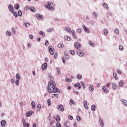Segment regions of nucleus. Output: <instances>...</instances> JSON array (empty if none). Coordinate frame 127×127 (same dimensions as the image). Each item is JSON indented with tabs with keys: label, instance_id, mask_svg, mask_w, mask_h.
Wrapping results in <instances>:
<instances>
[{
	"label": "nucleus",
	"instance_id": "1",
	"mask_svg": "<svg viewBox=\"0 0 127 127\" xmlns=\"http://www.w3.org/2000/svg\"><path fill=\"white\" fill-rule=\"evenodd\" d=\"M51 79L48 83V91L49 93H57L59 89L56 88V83L53 81L54 78L51 77Z\"/></svg>",
	"mask_w": 127,
	"mask_h": 127
},
{
	"label": "nucleus",
	"instance_id": "2",
	"mask_svg": "<svg viewBox=\"0 0 127 127\" xmlns=\"http://www.w3.org/2000/svg\"><path fill=\"white\" fill-rule=\"evenodd\" d=\"M8 8L9 11H10V12H11L14 15L15 17H17V14L16 13V12L14 11L13 6L12 4H9L8 5Z\"/></svg>",
	"mask_w": 127,
	"mask_h": 127
},
{
	"label": "nucleus",
	"instance_id": "3",
	"mask_svg": "<svg viewBox=\"0 0 127 127\" xmlns=\"http://www.w3.org/2000/svg\"><path fill=\"white\" fill-rule=\"evenodd\" d=\"M74 45L75 49H77V50H80V49H81V44H80V43L78 42H75L74 43Z\"/></svg>",
	"mask_w": 127,
	"mask_h": 127
},
{
	"label": "nucleus",
	"instance_id": "4",
	"mask_svg": "<svg viewBox=\"0 0 127 127\" xmlns=\"http://www.w3.org/2000/svg\"><path fill=\"white\" fill-rule=\"evenodd\" d=\"M46 7L50 10H54V8L51 6V2H49L48 5H46Z\"/></svg>",
	"mask_w": 127,
	"mask_h": 127
},
{
	"label": "nucleus",
	"instance_id": "5",
	"mask_svg": "<svg viewBox=\"0 0 127 127\" xmlns=\"http://www.w3.org/2000/svg\"><path fill=\"white\" fill-rule=\"evenodd\" d=\"M49 51L51 55H53L54 54V49L52 46H50L49 48Z\"/></svg>",
	"mask_w": 127,
	"mask_h": 127
},
{
	"label": "nucleus",
	"instance_id": "6",
	"mask_svg": "<svg viewBox=\"0 0 127 127\" xmlns=\"http://www.w3.org/2000/svg\"><path fill=\"white\" fill-rule=\"evenodd\" d=\"M22 122L24 127H29V124L26 123V121H25V120L23 118L22 119Z\"/></svg>",
	"mask_w": 127,
	"mask_h": 127
},
{
	"label": "nucleus",
	"instance_id": "7",
	"mask_svg": "<svg viewBox=\"0 0 127 127\" xmlns=\"http://www.w3.org/2000/svg\"><path fill=\"white\" fill-rule=\"evenodd\" d=\"M58 110H60L61 112H64V107L63 105L60 104L58 105Z\"/></svg>",
	"mask_w": 127,
	"mask_h": 127
},
{
	"label": "nucleus",
	"instance_id": "8",
	"mask_svg": "<svg viewBox=\"0 0 127 127\" xmlns=\"http://www.w3.org/2000/svg\"><path fill=\"white\" fill-rule=\"evenodd\" d=\"M77 54L80 57H82L84 56V54L83 53V51H78L77 52Z\"/></svg>",
	"mask_w": 127,
	"mask_h": 127
},
{
	"label": "nucleus",
	"instance_id": "9",
	"mask_svg": "<svg viewBox=\"0 0 127 127\" xmlns=\"http://www.w3.org/2000/svg\"><path fill=\"white\" fill-rule=\"evenodd\" d=\"M47 68V63H45L42 65V70H46Z\"/></svg>",
	"mask_w": 127,
	"mask_h": 127
},
{
	"label": "nucleus",
	"instance_id": "10",
	"mask_svg": "<svg viewBox=\"0 0 127 127\" xmlns=\"http://www.w3.org/2000/svg\"><path fill=\"white\" fill-rule=\"evenodd\" d=\"M102 91H103L105 94H108L109 93V90L106 89V86H102Z\"/></svg>",
	"mask_w": 127,
	"mask_h": 127
},
{
	"label": "nucleus",
	"instance_id": "11",
	"mask_svg": "<svg viewBox=\"0 0 127 127\" xmlns=\"http://www.w3.org/2000/svg\"><path fill=\"white\" fill-rule=\"evenodd\" d=\"M32 114H33V112L32 111H30L26 113V116H27V117H31L32 116Z\"/></svg>",
	"mask_w": 127,
	"mask_h": 127
},
{
	"label": "nucleus",
	"instance_id": "12",
	"mask_svg": "<svg viewBox=\"0 0 127 127\" xmlns=\"http://www.w3.org/2000/svg\"><path fill=\"white\" fill-rule=\"evenodd\" d=\"M36 16L38 19H41V18H43V15L40 14H36Z\"/></svg>",
	"mask_w": 127,
	"mask_h": 127
},
{
	"label": "nucleus",
	"instance_id": "13",
	"mask_svg": "<svg viewBox=\"0 0 127 127\" xmlns=\"http://www.w3.org/2000/svg\"><path fill=\"white\" fill-rule=\"evenodd\" d=\"M83 105H84V107L86 110L89 109V107H88V104H87V101H84Z\"/></svg>",
	"mask_w": 127,
	"mask_h": 127
},
{
	"label": "nucleus",
	"instance_id": "14",
	"mask_svg": "<svg viewBox=\"0 0 127 127\" xmlns=\"http://www.w3.org/2000/svg\"><path fill=\"white\" fill-rule=\"evenodd\" d=\"M83 28L85 32H87V33H89V32H90V31H89V29H88V28H87V27H86L85 26H83Z\"/></svg>",
	"mask_w": 127,
	"mask_h": 127
},
{
	"label": "nucleus",
	"instance_id": "15",
	"mask_svg": "<svg viewBox=\"0 0 127 127\" xmlns=\"http://www.w3.org/2000/svg\"><path fill=\"white\" fill-rule=\"evenodd\" d=\"M71 33L72 35L73 36V38H74V39H77V35L75 34V31H72Z\"/></svg>",
	"mask_w": 127,
	"mask_h": 127
},
{
	"label": "nucleus",
	"instance_id": "16",
	"mask_svg": "<svg viewBox=\"0 0 127 127\" xmlns=\"http://www.w3.org/2000/svg\"><path fill=\"white\" fill-rule=\"evenodd\" d=\"M52 98H56V99H58V98L59 97V95L58 94H52Z\"/></svg>",
	"mask_w": 127,
	"mask_h": 127
},
{
	"label": "nucleus",
	"instance_id": "17",
	"mask_svg": "<svg viewBox=\"0 0 127 127\" xmlns=\"http://www.w3.org/2000/svg\"><path fill=\"white\" fill-rule=\"evenodd\" d=\"M64 30H65V31H67V32H72V30L69 27H65L64 28Z\"/></svg>",
	"mask_w": 127,
	"mask_h": 127
},
{
	"label": "nucleus",
	"instance_id": "18",
	"mask_svg": "<svg viewBox=\"0 0 127 127\" xmlns=\"http://www.w3.org/2000/svg\"><path fill=\"white\" fill-rule=\"evenodd\" d=\"M89 90H90V91L91 92H94V87H93L92 84H90V85H89Z\"/></svg>",
	"mask_w": 127,
	"mask_h": 127
},
{
	"label": "nucleus",
	"instance_id": "19",
	"mask_svg": "<svg viewBox=\"0 0 127 127\" xmlns=\"http://www.w3.org/2000/svg\"><path fill=\"white\" fill-rule=\"evenodd\" d=\"M64 39L67 41H71V37H68V36H65Z\"/></svg>",
	"mask_w": 127,
	"mask_h": 127
},
{
	"label": "nucleus",
	"instance_id": "20",
	"mask_svg": "<svg viewBox=\"0 0 127 127\" xmlns=\"http://www.w3.org/2000/svg\"><path fill=\"white\" fill-rule=\"evenodd\" d=\"M56 120L57 122H58V123H59L61 120V118L60 117V116L57 115Z\"/></svg>",
	"mask_w": 127,
	"mask_h": 127
},
{
	"label": "nucleus",
	"instance_id": "21",
	"mask_svg": "<svg viewBox=\"0 0 127 127\" xmlns=\"http://www.w3.org/2000/svg\"><path fill=\"white\" fill-rule=\"evenodd\" d=\"M14 6L15 10H17L19 8L20 6L18 4H16L15 5H14Z\"/></svg>",
	"mask_w": 127,
	"mask_h": 127
},
{
	"label": "nucleus",
	"instance_id": "22",
	"mask_svg": "<svg viewBox=\"0 0 127 127\" xmlns=\"http://www.w3.org/2000/svg\"><path fill=\"white\" fill-rule=\"evenodd\" d=\"M74 87H78L79 90H81V84L80 83H76L74 84Z\"/></svg>",
	"mask_w": 127,
	"mask_h": 127
},
{
	"label": "nucleus",
	"instance_id": "23",
	"mask_svg": "<svg viewBox=\"0 0 127 127\" xmlns=\"http://www.w3.org/2000/svg\"><path fill=\"white\" fill-rule=\"evenodd\" d=\"M114 32L115 33V34H116L117 35H119V34H120V31H119V29L116 28L114 30Z\"/></svg>",
	"mask_w": 127,
	"mask_h": 127
},
{
	"label": "nucleus",
	"instance_id": "24",
	"mask_svg": "<svg viewBox=\"0 0 127 127\" xmlns=\"http://www.w3.org/2000/svg\"><path fill=\"white\" fill-rule=\"evenodd\" d=\"M91 109L92 112H95V111H96V110H95V109H96V106H95V105H92L91 106Z\"/></svg>",
	"mask_w": 127,
	"mask_h": 127
},
{
	"label": "nucleus",
	"instance_id": "25",
	"mask_svg": "<svg viewBox=\"0 0 127 127\" xmlns=\"http://www.w3.org/2000/svg\"><path fill=\"white\" fill-rule=\"evenodd\" d=\"M5 124H6L5 121L2 120L1 122V125L2 126V127H4V126H5Z\"/></svg>",
	"mask_w": 127,
	"mask_h": 127
},
{
	"label": "nucleus",
	"instance_id": "26",
	"mask_svg": "<svg viewBox=\"0 0 127 127\" xmlns=\"http://www.w3.org/2000/svg\"><path fill=\"white\" fill-rule=\"evenodd\" d=\"M15 78L17 80H20V75L19 73L16 74Z\"/></svg>",
	"mask_w": 127,
	"mask_h": 127
},
{
	"label": "nucleus",
	"instance_id": "27",
	"mask_svg": "<svg viewBox=\"0 0 127 127\" xmlns=\"http://www.w3.org/2000/svg\"><path fill=\"white\" fill-rule=\"evenodd\" d=\"M112 88L113 90H116L117 89V84L116 83H112Z\"/></svg>",
	"mask_w": 127,
	"mask_h": 127
},
{
	"label": "nucleus",
	"instance_id": "28",
	"mask_svg": "<svg viewBox=\"0 0 127 127\" xmlns=\"http://www.w3.org/2000/svg\"><path fill=\"white\" fill-rule=\"evenodd\" d=\"M108 33H109V31H108V29H105L104 30V35H105V36L107 35Z\"/></svg>",
	"mask_w": 127,
	"mask_h": 127
},
{
	"label": "nucleus",
	"instance_id": "29",
	"mask_svg": "<svg viewBox=\"0 0 127 127\" xmlns=\"http://www.w3.org/2000/svg\"><path fill=\"white\" fill-rule=\"evenodd\" d=\"M89 44L92 46V47H95V44H94L92 41H89Z\"/></svg>",
	"mask_w": 127,
	"mask_h": 127
},
{
	"label": "nucleus",
	"instance_id": "30",
	"mask_svg": "<svg viewBox=\"0 0 127 127\" xmlns=\"http://www.w3.org/2000/svg\"><path fill=\"white\" fill-rule=\"evenodd\" d=\"M37 107L38 112H39V111H40V109H41V105L39 104L37 105Z\"/></svg>",
	"mask_w": 127,
	"mask_h": 127
},
{
	"label": "nucleus",
	"instance_id": "31",
	"mask_svg": "<svg viewBox=\"0 0 127 127\" xmlns=\"http://www.w3.org/2000/svg\"><path fill=\"white\" fill-rule=\"evenodd\" d=\"M24 25H25V27H29L30 26V24L28 22H26L24 23Z\"/></svg>",
	"mask_w": 127,
	"mask_h": 127
},
{
	"label": "nucleus",
	"instance_id": "32",
	"mask_svg": "<svg viewBox=\"0 0 127 127\" xmlns=\"http://www.w3.org/2000/svg\"><path fill=\"white\" fill-rule=\"evenodd\" d=\"M123 104H124V105H125V106H126V107H127V101L126 100H123L122 101Z\"/></svg>",
	"mask_w": 127,
	"mask_h": 127
},
{
	"label": "nucleus",
	"instance_id": "33",
	"mask_svg": "<svg viewBox=\"0 0 127 127\" xmlns=\"http://www.w3.org/2000/svg\"><path fill=\"white\" fill-rule=\"evenodd\" d=\"M39 33L40 35H42L43 37H45V33L43 31H40Z\"/></svg>",
	"mask_w": 127,
	"mask_h": 127
},
{
	"label": "nucleus",
	"instance_id": "34",
	"mask_svg": "<svg viewBox=\"0 0 127 127\" xmlns=\"http://www.w3.org/2000/svg\"><path fill=\"white\" fill-rule=\"evenodd\" d=\"M31 106L33 109H35V103L34 102L32 101L31 102Z\"/></svg>",
	"mask_w": 127,
	"mask_h": 127
},
{
	"label": "nucleus",
	"instance_id": "35",
	"mask_svg": "<svg viewBox=\"0 0 127 127\" xmlns=\"http://www.w3.org/2000/svg\"><path fill=\"white\" fill-rule=\"evenodd\" d=\"M64 57L65 58V59H66L67 60H68V59H69V57L68 55H67V54H66V53H64Z\"/></svg>",
	"mask_w": 127,
	"mask_h": 127
},
{
	"label": "nucleus",
	"instance_id": "36",
	"mask_svg": "<svg viewBox=\"0 0 127 127\" xmlns=\"http://www.w3.org/2000/svg\"><path fill=\"white\" fill-rule=\"evenodd\" d=\"M70 103H71L72 105H74V106H75V105H76V103H75V101L74 100H73V99L70 100Z\"/></svg>",
	"mask_w": 127,
	"mask_h": 127
},
{
	"label": "nucleus",
	"instance_id": "37",
	"mask_svg": "<svg viewBox=\"0 0 127 127\" xmlns=\"http://www.w3.org/2000/svg\"><path fill=\"white\" fill-rule=\"evenodd\" d=\"M65 81L67 82V83H70V82L72 81V79H71V78H65Z\"/></svg>",
	"mask_w": 127,
	"mask_h": 127
},
{
	"label": "nucleus",
	"instance_id": "38",
	"mask_svg": "<svg viewBox=\"0 0 127 127\" xmlns=\"http://www.w3.org/2000/svg\"><path fill=\"white\" fill-rule=\"evenodd\" d=\"M100 124L101 127H104V121L100 120Z\"/></svg>",
	"mask_w": 127,
	"mask_h": 127
},
{
	"label": "nucleus",
	"instance_id": "39",
	"mask_svg": "<svg viewBox=\"0 0 127 127\" xmlns=\"http://www.w3.org/2000/svg\"><path fill=\"white\" fill-rule=\"evenodd\" d=\"M53 30H54V28H49L47 30L48 32H52V31H53Z\"/></svg>",
	"mask_w": 127,
	"mask_h": 127
},
{
	"label": "nucleus",
	"instance_id": "40",
	"mask_svg": "<svg viewBox=\"0 0 127 127\" xmlns=\"http://www.w3.org/2000/svg\"><path fill=\"white\" fill-rule=\"evenodd\" d=\"M76 78L77 79H78V80H81V79H82V75L77 74L76 76Z\"/></svg>",
	"mask_w": 127,
	"mask_h": 127
},
{
	"label": "nucleus",
	"instance_id": "41",
	"mask_svg": "<svg viewBox=\"0 0 127 127\" xmlns=\"http://www.w3.org/2000/svg\"><path fill=\"white\" fill-rule=\"evenodd\" d=\"M113 76H114V78H115V80H118L119 79V78H118L117 73H116L115 72L113 73Z\"/></svg>",
	"mask_w": 127,
	"mask_h": 127
},
{
	"label": "nucleus",
	"instance_id": "42",
	"mask_svg": "<svg viewBox=\"0 0 127 127\" xmlns=\"http://www.w3.org/2000/svg\"><path fill=\"white\" fill-rule=\"evenodd\" d=\"M18 15H19V16H21L22 15V12L20 10L18 11Z\"/></svg>",
	"mask_w": 127,
	"mask_h": 127
},
{
	"label": "nucleus",
	"instance_id": "43",
	"mask_svg": "<svg viewBox=\"0 0 127 127\" xmlns=\"http://www.w3.org/2000/svg\"><path fill=\"white\" fill-rule=\"evenodd\" d=\"M59 48H63V47H64V45L63 44H59L58 45Z\"/></svg>",
	"mask_w": 127,
	"mask_h": 127
},
{
	"label": "nucleus",
	"instance_id": "44",
	"mask_svg": "<svg viewBox=\"0 0 127 127\" xmlns=\"http://www.w3.org/2000/svg\"><path fill=\"white\" fill-rule=\"evenodd\" d=\"M6 35H7V36H11V32H10L9 31H7L6 32Z\"/></svg>",
	"mask_w": 127,
	"mask_h": 127
},
{
	"label": "nucleus",
	"instance_id": "45",
	"mask_svg": "<svg viewBox=\"0 0 127 127\" xmlns=\"http://www.w3.org/2000/svg\"><path fill=\"white\" fill-rule=\"evenodd\" d=\"M30 10L31 11H32L33 12H35V8H34V7H31L30 8Z\"/></svg>",
	"mask_w": 127,
	"mask_h": 127
},
{
	"label": "nucleus",
	"instance_id": "46",
	"mask_svg": "<svg viewBox=\"0 0 127 127\" xmlns=\"http://www.w3.org/2000/svg\"><path fill=\"white\" fill-rule=\"evenodd\" d=\"M123 84H124V81L121 80L119 82V85H120V87H123Z\"/></svg>",
	"mask_w": 127,
	"mask_h": 127
},
{
	"label": "nucleus",
	"instance_id": "47",
	"mask_svg": "<svg viewBox=\"0 0 127 127\" xmlns=\"http://www.w3.org/2000/svg\"><path fill=\"white\" fill-rule=\"evenodd\" d=\"M119 49L120 50H121V51H123V50H124V47L123 46V45L119 46Z\"/></svg>",
	"mask_w": 127,
	"mask_h": 127
},
{
	"label": "nucleus",
	"instance_id": "48",
	"mask_svg": "<svg viewBox=\"0 0 127 127\" xmlns=\"http://www.w3.org/2000/svg\"><path fill=\"white\" fill-rule=\"evenodd\" d=\"M57 71L58 72V75H60V74H61V72H60V68H59V67L57 68Z\"/></svg>",
	"mask_w": 127,
	"mask_h": 127
},
{
	"label": "nucleus",
	"instance_id": "49",
	"mask_svg": "<svg viewBox=\"0 0 127 127\" xmlns=\"http://www.w3.org/2000/svg\"><path fill=\"white\" fill-rule=\"evenodd\" d=\"M47 102L48 106H51V100L50 99H48Z\"/></svg>",
	"mask_w": 127,
	"mask_h": 127
},
{
	"label": "nucleus",
	"instance_id": "50",
	"mask_svg": "<svg viewBox=\"0 0 127 127\" xmlns=\"http://www.w3.org/2000/svg\"><path fill=\"white\" fill-rule=\"evenodd\" d=\"M19 80L18 79H16L15 81V84L16 85V86H18V85H19Z\"/></svg>",
	"mask_w": 127,
	"mask_h": 127
},
{
	"label": "nucleus",
	"instance_id": "51",
	"mask_svg": "<svg viewBox=\"0 0 127 127\" xmlns=\"http://www.w3.org/2000/svg\"><path fill=\"white\" fill-rule=\"evenodd\" d=\"M103 6H104V7H105L106 8H109V6L108 5V4L104 3L103 4Z\"/></svg>",
	"mask_w": 127,
	"mask_h": 127
},
{
	"label": "nucleus",
	"instance_id": "52",
	"mask_svg": "<svg viewBox=\"0 0 127 127\" xmlns=\"http://www.w3.org/2000/svg\"><path fill=\"white\" fill-rule=\"evenodd\" d=\"M70 54H71V55H73V56L75 55V52L73 50H70Z\"/></svg>",
	"mask_w": 127,
	"mask_h": 127
},
{
	"label": "nucleus",
	"instance_id": "53",
	"mask_svg": "<svg viewBox=\"0 0 127 127\" xmlns=\"http://www.w3.org/2000/svg\"><path fill=\"white\" fill-rule=\"evenodd\" d=\"M68 120H70V121H72L73 120V116L71 115L68 116Z\"/></svg>",
	"mask_w": 127,
	"mask_h": 127
},
{
	"label": "nucleus",
	"instance_id": "54",
	"mask_svg": "<svg viewBox=\"0 0 127 127\" xmlns=\"http://www.w3.org/2000/svg\"><path fill=\"white\" fill-rule=\"evenodd\" d=\"M56 127H61V124L58 122L56 126Z\"/></svg>",
	"mask_w": 127,
	"mask_h": 127
},
{
	"label": "nucleus",
	"instance_id": "55",
	"mask_svg": "<svg viewBox=\"0 0 127 127\" xmlns=\"http://www.w3.org/2000/svg\"><path fill=\"white\" fill-rule=\"evenodd\" d=\"M76 120L79 122L81 120V117H80L79 116H76Z\"/></svg>",
	"mask_w": 127,
	"mask_h": 127
},
{
	"label": "nucleus",
	"instance_id": "56",
	"mask_svg": "<svg viewBox=\"0 0 127 127\" xmlns=\"http://www.w3.org/2000/svg\"><path fill=\"white\" fill-rule=\"evenodd\" d=\"M54 59H56V58H57V57H58V56H57V53H56L54 54Z\"/></svg>",
	"mask_w": 127,
	"mask_h": 127
},
{
	"label": "nucleus",
	"instance_id": "57",
	"mask_svg": "<svg viewBox=\"0 0 127 127\" xmlns=\"http://www.w3.org/2000/svg\"><path fill=\"white\" fill-rule=\"evenodd\" d=\"M62 60H63V63H64V64H65V59H64V57H63L62 58Z\"/></svg>",
	"mask_w": 127,
	"mask_h": 127
},
{
	"label": "nucleus",
	"instance_id": "58",
	"mask_svg": "<svg viewBox=\"0 0 127 127\" xmlns=\"http://www.w3.org/2000/svg\"><path fill=\"white\" fill-rule=\"evenodd\" d=\"M49 42H48V40H46V43H45V45H46V46H47L49 45Z\"/></svg>",
	"mask_w": 127,
	"mask_h": 127
},
{
	"label": "nucleus",
	"instance_id": "59",
	"mask_svg": "<svg viewBox=\"0 0 127 127\" xmlns=\"http://www.w3.org/2000/svg\"><path fill=\"white\" fill-rule=\"evenodd\" d=\"M110 86H111V82H109V83L107 84V88H110Z\"/></svg>",
	"mask_w": 127,
	"mask_h": 127
},
{
	"label": "nucleus",
	"instance_id": "60",
	"mask_svg": "<svg viewBox=\"0 0 127 127\" xmlns=\"http://www.w3.org/2000/svg\"><path fill=\"white\" fill-rule=\"evenodd\" d=\"M67 125H68V121H66L64 123V127H66Z\"/></svg>",
	"mask_w": 127,
	"mask_h": 127
},
{
	"label": "nucleus",
	"instance_id": "61",
	"mask_svg": "<svg viewBox=\"0 0 127 127\" xmlns=\"http://www.w3.org/2000/svg\"><path fill=\"white\" fill-rule=\"evenodd\" d=\"M12 32H13V33L15 34V29H14V28H12L11 29Z\"/></svg>",
	"mask_w": 127,
	"mask_h": 127
},
{
	"label": "nucleus",
	"instance_id": "62",
	"mask_svg": "<svg viewBox=\"0 0 127 127\" xmlns=\"http://www.w3.org/2000/svg\"><path fill=\"white\" fill-rule=\"evenodd\" d=\"M77 31L78 33H81V32H82V30L80 29H77Z\"/></svg>",
	"mask_w": 127,
	"mask_h": 127
},
{
	"label": "nucleus",
	"instance_id": "63",
	"mask_svg": "<svg viewBox=\"0 0 127 127\" xmlns=\"http://www.w3.org/2000/svg\"><path fill=\"white\" fill-rule=\"evenodd\" d=\"M29 38H30V39H33V35L30 34L29 36Z\"/></svg>",
	"mask_w": 127,
	"mask_h": 127
},
{
	"label": "nucleus",
	"instance_id": "64",
	"mask_svg": "<svg viewBox=\"0 0 127 127\" xmlns=\"http://www.w3.org/2000/svg\"><path fill=\"white\" fill-rule=\"evenodd\" d=\"M11 83H12V84H14V79H11Z\"/></svg>",
	"mask_w": 127,
	"mask_h": 127
}]
</instances>
